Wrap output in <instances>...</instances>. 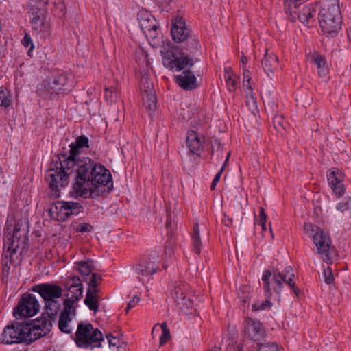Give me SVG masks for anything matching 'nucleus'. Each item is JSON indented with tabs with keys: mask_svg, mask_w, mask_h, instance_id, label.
<instances>
[{
	"mask_svg": "<svg viewBox=\"0 0 351 351\" xmlns=\"http://www.w3.org/2000/svg\"><path fill=\"white\" fill-rule=\"evenodd\" d=\"M69 154L58 155L60 162H56L50 170H55L58 176H112L110 171L103 165L97 163L89 157H79L82 148L77 147L74 143L69 145Z\"/></svg>",
	"mask_w": 351,
	"mask_h": 351,
	"instance_id": "f257e3e1",
	"label": "nucleus"
},
{
	"mask_svg": "<svg viewBox=\"0 0 351 351\" xmlns=\"http://www.w3.org/2000/svg\"><path fill=\"white\" fill-rule=\"evenodd\" d=\"M27 221H19L14 229L13 234L4 239L3 252L2 254V272L8 276L10 265H16L20 262L17 254L18 249H28V226Z\"/></svg>",
	"mask_w": 351,
	"mask_h": 351,
	"instance_id": "f03ea898",
	"label": "nucleus"
},
{
	"mask_svg": "<svg viewBox=\"0 0 351 351\" xmlns=\"http://www.w3.org/2000/svg\"><path fill=\"white\" fill-rule=\"evenodd\" d=\"M112 189V177H75L73 184L76 196L85 199L104 196Z\"/></svg>",
	"mask_w": 351,
	"mask_h": 351,
	"instance_id": "7ed1b4c3",
	"label": "nucleus"
},
{
	"mask_svg": "<svg viewBox=\"0 0 351 351\" xmlns=\"http://www.w3.org/2000/svg\"><path fill=\"white\" fill-rule=\"evenodd\" d=\"M319 22L323 33L333 38L341 29V14L339 0H326L322 2L319 12Z\"/></svg>",
	"mask_w": 351,
	"mask_h": 351,
	"instance_id": "20e7f679",
	"label": "nucleus"
},
{
	"mask_svg": "<svg viewBox=\"0 0 351 351\" xmlns=\"http://www.w3.org/2000/svg\"><path fill=\"white\" fill-rule=\"evenodd\" d=\"M185 47L182 49V53L177 56L171 51H167L163 56V65L168 69L173 71H180L184 69L188 66H192L194 63L189 57L190 55L195 53L199 47L198 40L195 37L189 36V38L184 41Z\"/></svg>",
	"mask_w": 351,
	"mask_h": 351,
	"instance_id": "39448f33",
	"label": "nucleus"
},
{
	"mask_svg": "<svg viewBox=\"0 0 351 351\" xmlns=\"http://www.w3.org/2000/svg\"><path fill=\"white\" fill-rule=\"evenodd\" d=\"M31 291L39 293L42 297L48 317L56 318L61 307L58 299L62 295V288L58 285L46 282L33 286Z\"/></svg>",
	"mask_w": 351,
	"mask_h": 351,
	"instance_id": "423d86ee",
	"label": "nucleus"
},
{
	"mask_svg": "<svg viewBox=\"0 0 351 351\" xmlns=\"http://www.w3.org/2000/svg\"><path fill=\"white\" fill-rule=\"evenodd\" d=\"M302 1L285 0L287 13L289 14L291 21L294 22L298 19L306 27H312L316 21V5L304 4Z\"/></svg>",
	"mask_w": 351,
	"mask_h": 351,
	"instance_id": "0eeeda50",
	"label": "nucleus"
},
{
	"mask_svg": "<svg viewBox=\"0 0 351 351\" xmlns=\"http://www.w3.org/2000/svg\"><path fill=\"white\" fill-rule=\"evenodd\" d=\"M104 341V335L101 332L94 328L89 323H79L75 332V342L80 348H93L100 347Z\"/></svg>",
	"mask_w": 351,
	"mask_h": 351,
	"instance_id": "6e6552de",
	"label": "nucleus"
},
{
	"mask_svg": "<svg viewBox=\"0 0 351 351\" xmlns=\"http://www.w3.org/2000/svg\"><path fill=\"white\" fill-rule=\"evenodd\" d=\"M41 86L43 91L49 93L52 98L53 95L69 93L73 89L74 84L71 76L66 73L59 72L44 80Z\"/></svg>",
	"mask_w": 351,
	"mask_h": 351,
	"instance_id": "1a4fd4ad",
	"label": "nucleus"
},
{
	"mask_svg": "<svg viewBox=\"0 0 351 351\" xmlns=\"http://www.w3.org/2000/svg\"><path fill=\"white\" fill-rule=\"evenodd\" d=\"M55 318L48 317L47 312L41 316L30 321H25L26 332L30 344L38 339L48 335L52 329V320Z\"/></svg>",
	"mask_w": 351,
	"mask_h": 351,
	"instance_id": "9d476101",
	"label": "nucleus"
},
{
	"mask_svg": "<svg viewBox=\"0 0 351 351\" xmlns=\"http://www.w3.org/2000/svg\"><path fill=\"white\" fill-rule=\"evenodd\" d=\"M305 232L313 237V242L317 246V252L326 263H331L332 258L329 252L330 240L328 237L318 226L311 223H306L304 226Z\"/></svg>",
	"mask_w": 351,
	"mask_h": 351,
	"instance_id": "9b49d317",
	"label": "nucleus"
},
{
	"mask_svg": "<svg viewBox=\"0 0 351 351\" xmlns=\"http://www.w3.org/2000/svg\"><path fill=\"white\" fill-rule=\"evenodd\" d=\"M16 319L10 324L7 325L0 336V341L4 344L25 343L29 345L27 334L26 332L25 321Z\"/></svg>",
	"mask_w": 351,
	"mask_h": 351,
	"instance_id": "f8f14e48",
	"label": "nucleus"
},
{
	"mask_svg": "<svg viewBox=\"0 0 351 351\" xmlns=\"http://www.w3.org/2000/svg\"><path fill=\"white\" fill-rule=\"evenodd\" d=\"M40 308L39 302L36 296L32 293H25L14 308L13 315L16 319L32 317L38 313Z\"/></svg>",
	"mask_w": 351,
	"mask_h": 351,
	"instance_id": "ddd939ff",
	"label": "nucleus"
},
{
	"mask_svg": "<svg viewBox=\"0 0 351 351\" xmlns=\"http://www.w3.org/2000/svg\"><path fill=\"white\" fill-rule=\"evenodd\" d=\"M271 275H273V280L274 282L273 289L276 293L280 294L281 293L283 287V282L289 285L296 298H300L301 291L295 285V274L291 266H287L281 272L276 269L271 273Z\"/></svg>",
	"mask_w": 351,
	"mask_h": 351,
	"instance_id": "4468645a",
	"label": "nucleus"
},
{
	"mask_svg": "<svg viewBox=\"0 0 351 351\" xmlns=\"http://www.w3.org/2000/svg\"><path fill=\"white\" fill-rule=\"evenodd\" d=\"M159 255L157 253L142 258L134 269L138 279L143 281L144 276L154 274L159 268Z\"/></svg>",
	"mask_w": 351,
	"mask_h": 351,
	"instance_id": "2eb2a0df",
	"label": "nucleus"
},
{
	"mask_svg": "<svg viewBox=\"0 0 351 351\" xmlns=\"http://www.w3.org/2000/svg\"><path fill=\"white\" fill-rule=\"evenodd\" d=\"M244 334L245 337L253 341L255 345L261 341H265L267 337V332L263 323L259 320L252 318L245 319Z\"/></svg>",
	"mask_w": 351,
	"mask_h": 351,
	"instance_id": "dca6fc26",
	"label": "nucleus"
},
{
	"mask_svg": "<svg viewBox=\"0 0 351 351\" xmlns=\"http://www.w3.org/2000/svg\"><path fill=\"white\" fill-rule=\"evenodd\" d=\"M271 276V271L269 269L265 270L262 276V281L263 283V289L266 296L268 298L265 301L256 302L252 304V309L253 311H262L269 308L272 306L269 298L271 295V289L270 287L269 278Z\"/></svg>",
	"mask_w": 351,
	"mask_h": 351,
	"instance_id": "f3484780",
	"label": "nucleus"
},
{
	"mask_svg": "<svg viewBox=\"0 0 351 351\" xmlns=\"http://www.w3.org/2000/svg\"><path fill=\"white\" fill-rule=\"evenodd\" d=\"M69 179V177H45L49 189L48 197L52 199L59 198L61 190L68 185Z\"/></svg>",
	"mask_w": 351,
	"mask_h": 351,
	"instance_id": "a211bd4d",
	"label": "nucleus"
},
{
	"mask_svg": "<svg viewBox=\"0 0 351 351\" xmlns=\"http://www.w3.org/2000/svg\"><path fill=\"white\" fill-rule=\"evenodd\" d=\"M137 19L143 33L147 36L154 37L157 26L154 16L149 12L143 10L138 14Z\"/></svg>",
	"mask_w": 351,
	"mask_h": 351,
	"instance_id": "6ab92c4d",
	"label": "nucleus"
},
{
	"mask_svg": "<svg viewBox=\"0 0 351 351\" xmlns=\"http://www.w3.org/2000/svg\"><path fill=\"white\" fill-rule=\"evenodd\" d=\"M173 299L180 309H189L193 307V300L187 292V285H182L175 288L173 293Z\"/></svg>",
	"mask_w": 351,
	"mask_h": 351,
	"instance_id": "aec40b11",
	"label": "nucleus"
},
{
	"mask_svg": "<svg viewBox=\"0 0 351 351\" xmlns=\"http://www.w3.org/2000/svg\"><path fill=\"white\" fill-rule=\"evenodd\" d=\"M171 33L173 40L176 43L184 42L189 36L190 31L186 27L185 21L182 17L172 20Z\"/></svg>",
	"mask_w": 351,
	"mask_h": 351,
	"instance_id": "412c9836",
	"label": "nucleus"
},
{
	"mask_svg": "<svg viewBox=\"0 0 351 351\" xmlns=\"http://www.w3.org/2000/svg\"><path fill=\"white\" fill-rule=\"evenodd\" d=\"M175 82L184 90H193L198 87L197 78L193 71L184 70L174 77Z\"/></svg>",
	"mask_w": 351,
	"mask_h": 351,
	"instance_id": "4be33fe9",
	"label": "nucleus"
},
{
	"mask_svg": "<svg viewBox=\"0 0 351 351\" xmlns=\"http://www.w3.org/2000/svg\"><path fill=\"white\" fill-rule=\"evenodd\" d=\"M68 202L57 201L49 208V216L59 222H64L69 218Z\"/></svg>",
	"mask_w": 351,
	"mask_h": 351,
	"instance_id": "5701e85b",
	"label": "nucleus"
},
{
	"mask_svg": "<svg viewBox=\"0 0 351 351\" xmlns=\"http://www.w3.org/2000/svg\"><path fill=\"white\" fill-rule=\"evenodd\" d=\"M28 13L32 28L38 33L45 31L46 25L42 10L38 7L31 6Z\"/></svg>",
	"mask_w": 351,
	"mask_h": 351,
	"instance_id": "b1692460",
	"label": "nucleus"
},
{
	"mask_svg": "<svg viewBox=\"0 0 351 351\" xmlns=\"http://www.w3.org/2000/svg\"><path fill=\"white\" fill-rule=\"evenodd\" d=\"M204 142V136L203 135L199 134L193 130L188 132L186 145L191 153L199 156V152L203 148Z\"/></svg>",
	"mask_w": 351,
	"mask_h": 351,
	"instance_id": "393cba45",
	"label": "nucleus"
},
{
	"mask_svg": "<svg viewBox=\"0 0 351 351\" xmlns=\"http://www.w3.org/2000/svg\"><path fill=\"white\" fill-rule=\"evenodd\" d=\"M278 58L273 53L266 52L264 58L262 60V66L267 76L271 79L274 75V69L277 67Z\"/></svg>",
	"mask_w": 351,
	"mask_h": 351,
	"instance_id": "a878e982",
	"label": "nucleus"
},
{
	"mask_svg": "<svg viewBox=\"0 0 351 351\" xmlns=\"http://www.w3.org/2000/svg\"><path fill=\"white\" fill-rule=\"evenodd\" d=\"M99 289L87 290L84 304L90 311L97 313L99 311V303L98 292Z\"/></svg>",
	"mask_w": 351,
	"mask_h": 351,
	"instance_id": "bb28decb",
	"label": "nucleus"
},
{
	"mask_svg": "<svg viewBox=\"0 0 351 351\" xmlns=\"http://www.w3.org/2000/svg\"><path fill=\"white\" fill-rule=\"evenodd\" d=\"M328 182L334 193L338 197L344 195L346 188L343 183V180L340 177H327Z\"/></svg>",
	"mask_w": 351,
	"mask_h": 351,
	"instance_id": "cd10ccee",
	"label": "nucleus"
},
{
	"mask_svg": "<svg viewBox=\"0 0 351 351\" xmlns=\"http://www.w3.org/2000/svg\"><path fill=\"white\" fill-rule=\"evenodd\" d=\"M311 61L316 65L319 76L326 77L328 71L326 69V62L324 57L317 53H314L311 56Z\"/></svg>",
	"mask_w": 351,
	"mask_h": 351,
	"instance_id": "c85d7f7f",
	"label": "nucleus"
},
{
	"mask_svg": "<svg viewBox=\"0 0 351 351\" xmlns=\"http://www.w3.org/2000/svg\"><path fill=\"white\" fill-rule=\"evenodd\" d=\"M77 264L79 265L77 271L82 276L84 280H86L88 276L92 273L93 270V261L88 259L86 261H81L77 262Z\"/></svg>",
	"mask_w": 351,
	"mask_h": 351,
	"instance_id": "c756f323",
	"label": "nucleus"
},
{
	"mask_svg": "<svg viewBox=\"0 0 351 351\" xmlns=\"http://www.w3.org/2000/svg\"><path fill=\"white\" fill-rule=\"evenodd\" d=\"M192 250L193 251L199 255L202 249V241L200 238L199 229L198 223H195L193 228L192 234Z\"/></svg>",
	"mask_w": 351,
	"mask_h": 351,
	"instance_id": "7c9ffc66",
	"label": "nucleus"
},
{
	"mask_svg": "<svg viewBox=\"0 0 351 351\" xmlns=\"http://www.w3.org/2000/svg\"><path fill=\"white\" fill-rule=\"evenodd\" d=\"M145 108L149 112V114H152L156 108V97L155 93H148L142 95Z\"/></svg>",
	"mask_w": 351,
	"mask_h": 351,
	"instance_id": "2f4dec72",
	"label": "nucleus"
},
{
	"mask_svg": "<svg viewBox=\"0 0 351 351\" xmlns=\"http://www.w3.org/2000/svg\"><path fill=\"white\" fill-rule=\"evenodd\" d=\"M254 348L256 351H280L279 346L276 342L267 341L265 339V341H261L254 346Z\"/></svg>",
	"mask_w": 351,
	"mask_h": 351,
	"instance_id": "473e14b6",
	"label": "nucleus"
},
{
	"mask_svg": "<svg viewBox=\"0 0 351 351\" xmlns=\"http://www.w3.org/2000/svg\"><path fill=\"white\" fill-rule=\"evenodd\" d=\"M78 295L75 296V299L68 298L64 300L63 302L64 308L63 311L60 313V315L71 316V311L73 308V304L82 298V291L78 293Z\"/></svg>",
	"mask_w": 351,
	"mask_h": 351,
	"instance_id": "72a5a7b5",
	"label": "nucleus"
},
{
	"mask_svg": "<svg viewBox=\"0 0 351 351\" xmlns=\"http://www.w3.org/2000/svg\"><path fill=\"white\" fill-rule=\"evenodd\" d=\"M72 318L71 316H65L63 315H60L59 322H58V328L62 332L66 334H71L72 329L70 327L69 323L71 322Z\"/></svg>",
	"mask_w": 351,
	"mask_h": 351,
	"instance_id": "f704fd0d",
	"label": "nucleus"
},
{
	"mask_svg": "<svg viewBox=\"0 0 351 351\" xmlns=\"http://www.w3.org/2000/svg\"><path fill=\"white\" fill-rule=\"evenodd\" d=\"M141 91L142 95L155 93L153 88V84L149 78L144 75L141 77Z\"/></svg>",
	"mask_w": 351,
	"mask_h": 351,
	"instance_id": "c9c22d12",
	"label": "nucleus"
},
{
	"mask_svg": "<svg viewBox=\"0 0 351 351\" xmlns=\"http://www.w3.org/2000/svg\"><path fill=\"white\" fill-rule=\"evenodd\" d=\"M69 208V216L77 215L80 213L83 212V206L78 202H68Z\"/></svg>",
	"mask_w": 351,
	"mask_h": 351,
	"instance_id": "e433bc0d",
	"label": "nucleus"
},
{
	"mask_svg": "<svg viewBox=\"0 0 351 351\" xmlns=\"http://www.w3.org/2000/svg\"><path fill=\"white\" fill-rule=\"evenodd\" d=\"M226 86L230 92H234L237 88V80L236 75H224Z\"/></svg>",
	"mask_w": 351,
	"mask_h": 351,
	"instance_id": "4c0bfd02",
	"label": "nucleus"
},
{
	"mask_svg": "<svg viewBox=\"0 0 351 351\" xmlns=\"http://www.w3.org/2000/svg\"><path fill=\"white\" fill-rule=\"evenodd\" d=\"M10 104V99L8 90L3 87H0V106L7 107Z\"/></svg>",
	"mask_w": 351,
	"mask_h": 351,
	"instance_id": "58836bf2",
	"label": "nucleus"
},
{
	"mask_svg": "<svg viewBox=\"0 0 351 351\" xmlns=\"http://www.w3.org/2000/svg\"><path fill=\"white\" fill-rule=\"evenodd\" d=\"M243 346L236 341H230L226 346L224 351H243ZM208 351H221V348L215 347Z\"/></svg>",
	"mask_w": 351,
	"mask_h": 351,
	"instance_id": "ea45409f",
	"label": "nucleus"
},
{
	"mask_svg": "<svg viewBox=\"0 0 351 351\" xmlns=\"http://www.w3.org/2000/svg\"><path fill=\"white\" fill-rule=\"evenodd\" d=\"M102 280L101 276L97 273H93L90 280L88 282V290L97 289V287L99 285Z\"/></svg>",
	"mask_w": 351,
	"mask_h": 351,
	"instance_id": "a19ab883",
	"label": "nucleus"
},
{
	"mask_svg": "<svg viewBox=\"0 0 351 351\" xmlns=\"http://www.w3.org/2000/svg\"><path fill=\"white\" fill-rule=\"evenodd\" d=\"M336 209L341 212L351 210V197H346L336 205Z\"/></svg>",
	"mask_w": 351,
	"mask_h": 351,
	"instance_id": "79ce46f5",
	"label": "nucleus"
},
{
	"mask_svg": "<svg viewBox=\"0 0 351 351\" xmlns=\"http://www.w3.org/2000/svg\"><path fill=\"white\" fill-rule=\"evenodd\" d=\"M273 123L274 126L276 128V130L278 132H280L281 130H283L285 128V121H284V119L280 115H276L273 119Z\"/></svg>",
	"mask_w": 351,
	"mask_h": 351,
	"instance_id": "37998d69",
	"label": "nucleus"
},
{
	"mask_svg": "<svg viewBox=\"0 0 351 351\" xmlns=\"http://www.w3.org/2000/svg\"><path fill=\"white\" fill-rule=\"evenodd\" d=\"M323 276L324 278V282L326 284L330 285L333 282L334 276L332 272V269L330 267H327L326 269H324Z\"/></svg>",
	"mask_w": 351,
	"mask_h": 351,
	"instance_id": "c03bdc74",
	"label": "nucleus"
},
{
	"mask_svg": "<svg viewBox=\"0 0 351 351\" xmlns=\"http://www.w3.org/2000/svg\"><path fill=\"white\" fill-rule=\"evenodd\" d=\"M88 141V138L86 136L82 135L77 137L75 141L73 143L77 145V147L84 148L89 147Z\"/></svg>",
	"mask_w": 351,
	"mask_h": 351,
	"instance_id": "a18cd8bd",
	"label": "nucleus"
},
{
	"mask_svg": "<svg viewBox=\"0 0 351 351\" xmlns=\"http://www.w3.org/2000/svg\"><path fill=\"white\" fill-rule=\"evenodd\" d=\"M171 338L170 330H165L162 331L161 336L160 337V345H165Z\"/></svg>",
	"mask_w": 351,
	"mask_h": 351,
	"instance_id": "49530a36",
	"label": "nucleus"
},
{
	"mask_svg": "<svg viewBox=\"0 0 351 351\" xmlns=\"http://www.w3.org/2000/svg\"><path fill=\"white\" fill-rule=\"evenodd\" d=\"M93 227L87 223H80L77 230L80 232H90L93 230Z\"/></svg>",
	"mask_w": 351,
	"mask_h": 351,
	"instance_id": "de8ad7c7",
	"label": "nucleus"
},
{
	"mask_svg": "<svg viewBox=\"0 0 351 351\" xmlns=\"http://www.w3.org/2000/svg\"><path fill=\"white\" fill-rule=\"evenodd\" d=\"M69 291L71 293V298L75 299L76 295H78V293H80L82 291V294L83 293V287H76L74 285H70L69 287Z\"/></svg>",
	"mask_w": 351,
	"mask_h": 351,
	"instance_id": "09e8293b",
	"label": "nucleus"
},
{
	"mask_svg": "<svg viewBox=\"0 0 351 351\" xmlns=\"http://www.w3.org/2000/svg\"><path fill=\"white\" fill-rule=\"evenodd\" d=\"M140 301V298L137 295L133 297L132 300H130L128 303L127 308L125 309L126 313H128L130 309L134 308Z\"/></svg>",
	"mask_w": 351,
	"mask_h": 351,
	"instance_id": "8fccbe9b",
	"label": "nucleus"
},
{
	"mask_svg": "<svg viewBox=\"0 0 351 351\" xmlns=\"http://www.w3.org/2000/svg\"><path fill=\"white\" fill-rule=\"evenodd\" d=\"M106 337L109 343V346H114L118 348L117 345L119 343V339L114 337L112 334L106 335Z\"/></svg>",
	"mask_w": 351,
	"mask_h": 351,
	"instance_id": "3c124183",
	"label": "nucleus"
},
{
	"mask_svg": "<svg viewBox=\"0 0 351 351\" xmlns=\"http://www.w3.org/2000/svg\"><path fill=\"white\" fill-rule=\"evenodd\" d=\"M22 43L23 44L24 47H28L30 46L29 50H32L34 48V45H33L32 39H31L30 36H28L27 34L25 35ZM29 53H30V51H29L28 53L29 54Z\"/></svg>",
	"mask_w": 351,
	"mask_h": 351,
	"instance_id": "603ef678",
	"label": "nucleus"
},
{
	"mask_svg": "<svg viewBox=\"0 0 351 351\" xmlns=\"http://www.w3.org/2000/svg\"><path fill=\"white\" fill-rule=\"evenodd\" d=\"M264 222H267V215L265 212L263 207H259V223H263L264 225Z\"/></svg>",
	"mask_w": 351,
	"mask_h": 351,
	"instance_id": "864d4df0",
	"label": "nucleus"
},
{
	"mask_svg": "<svg viewBox=\"0 0 351 351\" xmlns=\"http://www.w3.org/2000/svg\"><path fill=\"white\" fill-rule=\"evenodd\" d=\"M243 85L247 90V92L245 91L247 95H250L252 98H253V90L250 84V81L243 80Z\"/></svg>",
	"mask_w": 351,
	"mask_h": 351,
	"instance_id": "5fc2aeb1",
	"label": "nucleus"
},
{
	"mask_svg": "<svg viewBox=\"0 0 351 351\" xmlns=\"http://www.w3.org/2000/svg\"><path fill=\"white\" fill-rule=\"evenodd\" d=\"M71 280L72 281V283L71 285H74L76 287H83L82 282H81V279L78 276H73L71 278Z\"/></svg>",
	"mask_w": 351,
	"mask_h": 351,
	"instance_id": "6e6d98bb",
	"label": "nucleus"
},
{
	"mask_svg": "<svg viewBox=\"0 0 351 351\" xmlns=\"http://www.w3.org/2000/svg\"><path fill=\"white\" fill-rule=\"evenodd\" d=\"M340 174H341L340 169H339L338 168H332V169H330L328 171L327 176H339Z\"/></svg>",
	"mask_w": 351,
	"mask_h": 351,
	"instance_id": "4d7b16f0",
	"label": "nucleus"
},
{
	"mask_svg": "<svg viewBox=\"0 0 351 351\" xmlns=\"http://www.w3.org/2000/svg\"><path fill=\"white\" fill-rule=\"evenodd\" d=\"M222 222L225 226L230 227L232 223V219L229 218L226 214L223 215V217L222 219Z\"/></svg>",
	"mask_w": 351,
	"mask_h": 351,
	"instance_id": "13d9d810",
	"label": "nucleus"
},
{
	"mask_svg": "<svg viewBox=\"0 0 351 351\" xmlns=\"http://www.w3.org/2000/svg\"><path fill=\"white\" fill-rule=\"evenodd\" d=\"M243 80L250 81L251 80V73L250 70L246 68H243Z\"/></svg>",
	"mask_w": 351,
	"mask_h": 351,
	"instance_id": "bf43d9fd",
	"label": "nucleus"
},
{
	"mask_svg": "<svg viewBox=\"0 0 351 351\" xmlns=\"http://www.w3.org/2000/svg\"><path fill=\"white\" fill-rule=\"evenodd\" d=\"M230 155V153L228 152V154H227V156H226V161L224 162L223 166L221 167L220 170L216 173L215 176H221V174L223 173V171L224 170V168H225V167H226V165L227 164V162L228 160Z\"/></svg>",
	"mask_w": 351,
	"mask_h": 351,
	"instance_id": "052dcab7",
	"label": "nucleus"
},
{
	"mask_svg": "<svg viewBox=\"0 0 351 351\" xmlns=\"http://www.w3.org/2000/svg\"><path fill=\"white\" fill-rule=\"evenodd\" d=\"M241 62L242 64V68H245L246 64L247 63V58L243 53H242Z\"/></svg>",
	"mask_w": 351,
	"mask_h": 351,
	"instance_id": "680f3d73",
	"label": "nucleus"
},
{
	"mask_svg": "<svg viewBox=\"0 0 351 351\" xmlns=\"http://www.w3.org/2000/svg\"><path fill=\"white\" fill-rule=\"evenodd\" d=\"M224 71H225V74L224 75H234L235 74L234 73L231 67L228 66V67H225L224 69Z\"/></svg>",
	"mask_w": 351,
	"mask_h": 351,
	"instance_id": "e2e57ef3",
	"label": "nucleus"
},
{
	"mask_svg": "<svg viewBox=\"0 0 351 351\" xmlns=\"http://www.w3.org/2000/svg\"><path fill=\"white\" fill-rule=\"evenodd\" d=\"M156 3L161 5L164 4H169L172 0H154Z\"/></svg>",
	"mask_w": 351,
	"mask_h": 351,
	"instance_id": "0e129e2a",
	"label": "nucleus"
},
{
	"mask_svg": "<svg viewBox=\"0 0 351 351\" xmlns=\"http://www.w3.org/2000/svg\"><path fill=\"white\" fill-rule=\"evenodd\" d=\"M158 325H160V328H161V329H162V331H164L165 330H168V328H167V324H166V322H162V324H156V325L154 326V327L153 328V330H154L155 329V328H156L157 326H158Z\"/></svg>",
	"mask_w": 351,
	"mask_h": 351,
	"instance_id": "69168bd1",
	"label": "nucleus"
},
{
	"mask_svg": "<svg viewBox=\"0 0 351 351\" xmlns=\"http://www.w3.org/2000/svg\"><path fill=\"white\" fill-rule=\"evenodd\" d=\"M165 253L171 256L173 254V249L170 247H165Z\"/></svg>",
	"mask_w": 351,
	"mask_h": 351,
	"instance_id": "338daca9",
	"label": "nucleus"
},
{
	"mask_svg": "<svg viewBox=\"0 0 351 351\" xmlns=\"http://www.w3.org/2000/svg\"><path fill=\"white\" fill-rule=\"evenodd\" d=\"M105 90L106 93L110 91V94H112V93H115L117 91V89L114 87L106 88Z\"/></svg>",
	"mask_w": 351,
	"mask_h": 351,
	"instance_id": "774afa93",
	"label": "nucleus"
}]
</instances>
